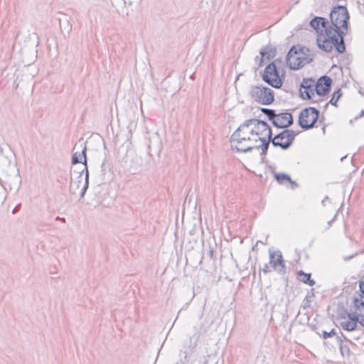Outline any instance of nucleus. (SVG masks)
<instances>
[{
	"instance_id": "f257e3e1",
	"label": "nucleus",
	"mask_w": 364,
	"mask_h": 364,
	"mask_svg": "<svg viewBox=\"0 0 364 364\" xmlns=\"http://www.w3.org/2000/svg\"><path fill=\"white\" fill-rule=\"evenodd\" d=\"M348 18L346 7H334L330 14L331 24L317 38L318 48L326 52H331L335 48L339 53H343L346 50L343 36L347 33Z\"/></svg>"
},
{
	"instance_id": "f03ea898",
	"label": "nucleus",
	"mask_w": 364,
	"mask_h": 364,
	"mask_svg": "<svg viewBox=\"0 0 364 364\" xmlns=\"http://www.w3.org/2000/svg\"><path fill=\"white\" fill-rule=\"evenodd\" d=\"M245 122L233 132L230 137L231 148L237 152H247L254 149H259V144L250 133Z\"/></svg>"
},
{
	"instance_id": "7ed1b4c3",
	"label": "nucleus",
	"mask_w": 364,
	"mask_h": 364,
	"mask_svg": "<svg viewBox=\"0 0 364 364\" xmlns=\"http://www.w3.org/2000/svg\"><path fill=\"white\" fill-rule=\"evenodd\" d=\"M250 133L256 139V143L259 144L262 154H265L267 151L272 137V130L267 123L257 119H250L245 121Z\"/></svg>"
},
{
	"instance_id": "20e7f679",
	"label": "nucleus",
	"mask_w": 364,
	"mask_h": 364,
	"mask_svg": "<svg viewBox=\"0 0 364 364\" xmlns=\"http://www.w3.org/2000/svg\"><path fill=\"white\" fill-rule=\"evenodd\" d=\"M354 311H351L348 314V319H343L340 322V326L346 333H341V336L344 340L352 342V340H358L359 338L360 331L358 328V323L360 325L362 318H364V310L360 309H354Z\"/></svg>"
},
{
	"instance_id": "39448f33",
	"label": "nucleus",
	"mask_w": 364,
	"mask_h": 364,
	"mask_svg": "<svg viewBox=\"0 0 364 364\" xmlns=\"http://www.w3.org/2000/svg\"><path fill=\"white\" fill-rule=\"evenodd\" d=\"M89 175L87 167L81 171L74 170L71 173L70 183L69 191L72 195L80 194V198H82L88 188Z\"/></svg>"
},
{
	"instance_id": "423d86ee",
	"label": "nucleus",
	"mask_w": 364,
	"mask_h": 364,
	"mask_svg": "<svg viewBox=\"0 0 364 364\" xmlns=\"http://www.w3.org/2000/svg\"><path fill=\"white\" fill-rule=\"evenodd\" d=\"M306 48L297 49L293 46L287 55V62L291 70H298L310 63L312 60Z\"/></svg>"
},
{
	"instance_id": "0eeeda50",
	"label": "nucleus",
	"mask_w": 364,
	"mask_h": 364,
	"mask_svg": "<svg viewBox=\"0 0 364 364\" xmlns=\"http://www.w3.org/2000/svg\"><path fill=\"white\" fill-rule=\"evenodd\" d=\"M250 95L255 102L262 105H269L274 100L273 90L263 85L251 87Z\"/></svg>"
},
{
	"instance_id": "6e6552de",
	"label": "nucleus",
	"mask_w": 364,
	"mask_h": 364,
	"mask_svg": "<svg viewBox=\"0 0 364 364\" xmlns=\"http://www.w3.org/2000/svg\"><path fill=\"white\" fill-rule=\"evenodd\" d=\"M200 333L198 332L194 333L192 336H189L188 341L183 346L178 353V358L173 364H186L189 361L188 356L193 351L197 346Z\"/></svg>"
},
{
	"instance_id": "1a4fd4ad",
	"label": "nucleus",
	"mask_w": 364,
	"mask_h": 364,
	"mask_svg": "<svg viewBox=\"0 0 364 364\" xmlns=\"http://www.w3.org/2000/svg\"><path fill=\"white\" fill-rule=\"evenodd\" d=\"M297 133L290 129H284L276 135L271 141L274 146H279L282 149H287L292 144Z\"/></svg>"
},
{
	"instance_id": "9d476101",
	"label": "nucleus",
	"mask_w": 364,
	"mask_h": 364,
	"mask_svg": "<svg viewBox=\"0 0 364 364\" xmlns=\"http://www.w3.org/2000/svg\"><path fill=\"white\" fill-rule=\"evenodd\" d=\"M318 117V111L314 107H308L301 112L299 124L302 128L308 129L313 127Z\"/></svg>"
},
{
	"instance_id": "9b49d317",
	"label": "nucleus",
	"mask_w": 364,
	"mask_h": 364,
	"mask_svg": "<svg viewBox=\"0 0 364 364\" xmlns=\"http://www.w3.org/2000/svg\"><path fill=\"white\" fill-rule=\"evenodd\" d=\"M262 79L264 82L276 88H279L282 85V80L274 63H272L266 67Z\"/></svg>"
},
{
	"instance_id": "f8f14e48",
	"label": "nucleus",
	"mask_w": 364,
	"mask_h": 364,
	"mask_svg": "<svg viewBox=\"0 0 364 364\" xmlns=\"http://www.w3.org/2000/svg\"><path fill=\"white\" fill-rule=\"evenodd\" d=\"M269 263L274 271L285 273V264L281 252H269Z\"/></svg>"
},
{
	"instance_id": "ddd939ff",
	"label": "nucleus",
	"mask_w": 364,
	"mask_h": 364,
	"mask_svg": "<svg viewBox=\"0 0 364 364\" xmlns=\"http://www.w3.org/2000/svg\"><path fill=\"white\" fill-rule=\"evenodd\" d=\"M315 81L311 78L304 79L300 88L301 95L304 99H310L315 90Z\"/></svg>"
},
{
	"instance_id": "4468645a",
	"label": "nucleus",
	"mask_w": 364,
	"mask_h": 364,
	"mask_svg": "<svg viewBox=\"0 0 364 364\" xmlns=\"http://www.w3.org/2000/svg\"><path fill=\"white\" fill-rule=\"evenodd\" d=\"M331 79L327 76L321 77L318 79L315 85V91L319 96L326 95L330 90Z\"/></svg>"
},
{
	"instance_id": "2eb2a0df",
	"label": "nucleus",
	"mask_w": 364,
	"mask_h": 364,
	"mask_svg": "<svg viewBox=\"0 0 364 364\" xmlns=\"http://www.w3.org/2000/svg\"><path fill=\"white\" fill-rule=\"evenodd\" d=\"M272 123L277 127L286 128L293 123V117L289 113L275 114Z\"/></svg>"
},
{
	"instance_id": "dca6fc26",
	"label": "nucleus",
	"mask_w": 364,
	"mask_h": 364,
	"mask_svg": "<svg viewBox=\"0 0 364 364\" xmlns=\"http://www.w3.org/2000/svg\"><path fill=\"white\" fill-rule=\"evenodd\" d=\"M310 26L318 33V38L321 33H325V30L330 24L326 18L316 16L310 21Z\"/></svg>"
},
{
	"instance_id": "f3484780",
	"label": "nucleus",
	"mask_w": 364,
	"mask_h": 364,
	"mask_svg": "<svg viewBox=\"0 0 364 364\" xmlns=\"http://www.w3.org/2000/svg\"><path fill=\"white\" fill-rule=\"evenodd\" d=\"M360 293H356L353 298V309L364 310V280L359 284Z\"/></svg>"
},
{
	"instance_id": "a211bd4d",
	"label": "nucleus",
	"mask_w": 364,
	"mask_h": 364,
	"mask_svg": "<svg viewBox=\"0 0 364 364\" xmlns=\"http://www.w3.org/2000/svg\"><path fill=\"white\" fill-rule=\"evenodd\" d=\"M79 144L80 146L82 148L80 153L75 152L73 154L72 157V163L75 164L77 163H81L83 159V164L87 167V158H86V146H85L84 141L82 140L79 141Z\"/></svg>"
},
{
	"instance_id": "6ab92c4d",
	"label": "nucleus",
	"mask_w": 364,
	"mask_h": 364,
	"mask_svg": "<svg viewBox=\"0 0 364 364\" xmlns=\"http://www.w3.org/2000/svg\"><path fill=\"white\" fill-rule=\"evenodd\" d=\"M141 166L142 159L137 155L133 156L127 165L128 170L132 173H138L141 170Z\"/></svg>"
},
{
	"instance_id": "aec40b11",
	"label": "nucleus",
	"mask_w": 364,
	"mask_h": 364,
	"mask_svg": "<svg viewBox=\"0 0 364 364\" xmlns=\"http://www.w3.org/2000/svg\"><path fill=\"white\" fill-rule=\"evenodd\" d=\"M274 177L279 183H284L287 181L289 182L294 186H296V183L292 181L290 176L283 173H274Z\"/></svg>"
},
{
	"instance_id": "412c9836",
	"label": "nucleus",
	"mask_w": 364,
	"mask_h": 364,
	"mask_svg": "<svg viewBox=\"0 0 364 364\" xmlns=\"http://www.w3.org/2000/svg\"><path fill=\"white\" fill-rule=\"evenodd\" d=\"M299 279L301 282L307 284L310 286H314L315 284V282L311 279V274L304 273L302 271L299 272Z\"/></svg>"
},
{
	"instance_id": "4be33fe9",
	"label": "nucleus",
	"mask_w": 364,
	"mask_h": 364,
	"mask_svg": "<svg viewBox=\"0 0 364 364\" xmlns=\"http://www.w3.org/2000/svg\"><path fill=\"white\" fill-rule=\"evenodd\" d=\"M341 95H342V92H341V90H338L336 92H335L333 93V97H331V99L330 100V103L331 105L336 106L338 100H339V98L341 97Z\"/></svg>"
},
{
	"instance_id": "5701e85b",
	"label": "nucleus",
	"mask_w": 364,
	"mask_h": 364,
	"mask_svg": "<svg viewBox=\"0 0 364 364\" xmlns=\"http://www.w3.org/2000/svg\"><path fill=\"white\" fill-rule=\"evenodd\" d=\"M262 112L263 113H264L268 117V118L269 119H271L272 121L274 120L275 114H276L274 112V110L267 109V108H262Z\"/></svg>"
},
{
	"instance_id": "b1692460",
	"label": "nucleus",
	"mask_w": 364,
	"mask_h": 364,
	"mask_svg": "<svg viewBox=\"0 0 364 364\" xmlns=\"http://www.w3.org/2000/svg\"><path fill=\"white\" fill-rule=\"evenodd\" d=\"M340 350H341V353L343 355H348L350 353V350H349L348 346L346 344H343L342 340H341Z\"/></svg>"
},
{
	"instance_id": "393cba45",
	"label": "nucleus",
	"mask_w": 364,
	"mask_h": 364,
	"mask_svg": "<svg viewBox=\"0 0 364 364\" xmlns=\"http://www.w3.org/2000/svg\"><path fill=\"white\" fill-rule=\"evenodd\" d=\"M260 57H257L255 58V60L257 61V60H259V66H261L262 65V61H263V58H269V54H268L266 51L262 50L260 51Z\"/></svg>"
},
{
	"instance_id": "a878e982",
	"label": "nucleus",
	"mask_w": 364,
	"mask_h": 364,
	"mask_svg": "<svg viewBox=\"0 0 364 364\" xmlns=\"http://www.w3.org/2000/svg\"><path fill=\"white\" fill-rule=\"evenodd\" d=\"M336 331L334 329H332L330 332H327L323 331V336L324 338H327L328 337L332 336L333 335H336Z\"/></svg>"
},
{
	"instance_id": "bb28decb",
	"label": "nucleus",
	"mask_w": 364,
	"mask_h": 364,
	"mask_svg": "<svg viewBox=\"0 0 364 364\" xmlns=\"http://www.w3.org/2000/svg\"><path fill=\"white\" fill-rule=\"evenodd\" d=\"M271 270L269 269V267L268 264H265L263 268H262V272L264 273V274H267L268 272H269Z\"/></svg>"
},
{
	"instance_id": "cd10ccee",
	"label": "nucleus",
	"mask_w": 364,
	"mask_h": 364,
	"mask_svg": "<svg viewBox=\"0 0 364 364\" xmlns=\"http://www.w3.org/2000/svg\"><path fill=\"white\" fill-rule=\"evenodd\" d=\"M5 196L4 195V188L3 186L0 184V199H4Z\"/></svg>"
},
{
	"instance_id": "c85d7f7f",
	"label": "nucleus",
	"mask_w": 364,
	"mask_h": 364,
	"mask_svg": "<svg viewBox=\"0 0 364 364\" xmlns=\"http://www.w3.org/2000/svg\"><path fill=\"white\" fill-rule=\"evenodd\" d=\"M138 0H124L125 4L127 2L129 5H132V4L137 2Z\"/></svg>"
}]
</instances>
